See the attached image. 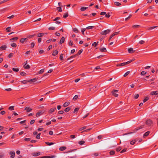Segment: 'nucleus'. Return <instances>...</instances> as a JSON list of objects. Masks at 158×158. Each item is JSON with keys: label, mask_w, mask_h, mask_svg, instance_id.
I'll return each mask as SVG.
<instances>
[{"label": "nucleus", "mask_w": 158, "mask_h": 158, "mask_svg": "<svg viewBox=\"0 0 158 158\" xmlns=\"http://www.w3.org/2000/svg\"><path fill=\"white\" fill-rule=\"evenodd\" d=\"M150 131H148L146 132L143 135V138H145L146 137H147L150 134Z\"/></svg>", "instance_id": "ddd939ff"}, {"label": "nucleus", "mask_w": 158, "mask_h": 158, "mask_svg": "<svg viewBox=\"0 0 158 158\" xmlns=\"http://www.w3.org/2000/svg\"><path fill=\"white\" fill-rule=\"evenodd\" d=\"M144 43H145V41H144L142 40L139 41V43L141 44H144Z\"/></svg>", "instance_id": "680f3d73"}, {"label": "nucleus", "mask_w": 158, "mask_h": 158, "mask_svg": "<svg viewBox=\"0 0 158 158\" xmlns=\"http://www.w3.org/2000/svg\"><path fill=\"white\" fill-rule=\"evenodd\" d=\"M27 40H28V39L27 38H22L21 39L20 42L22 44H23L24 42H27Z\"/></svg>", "instance_id": "39448f33"}, {"label": "nucleus", "mask_w": 158, "mask_h": 158, "mask_svg": "<svg viewBox=\"0 0 158 158\" xmlns=\"http://www.w3.org/2000/svg\"><path fill=\"white\" fill-rule=\"evenodd\" d=\"M56 110V108L55 107V108H51L50 110H49L48 113L50 114L52 113L55 110Z\"/></svg>", "instance_id": "4468645a"}, {"label": "nucleus", "mask_w": 158, "mask_h": 158, "mask_svg": "<svg viewBox=\"0 0 158 158\" xmlns=\"http://www.w3.org/2000/svg\"><path fill=\"white\" fill-rule=\"evenodd\" d=\"M138 140L137 138L135 139L132 140L130 142V144L131 145H133L135 144V142Z\"/></svg>", "instance_id": "423d86ee"}, {"label": "nucleus", "mask_w": 158, "mask_h": 158, "mask_svg": "<svg viewBox=\"0 0 158 158\" xmlns=\"http://www.w3.org/2000/svg\"><path fill=\"white\" fill-rule=\"evenodd\" d=\"M12 70L14 71L17 72L19 71V68H12Z\"/></svg>", "instance_id": "4c0bfd02"}, {"label": "nucleus", "mask_w": 158, "mask_h": 158, "mask_svg": "<svg viewBox=\"0 0 158 158\" xmlns=\"http://www.w3.org/2000/svg\"><path fill=\"white\" fill-rule=\"evenodd\" d=\"M100 50L101 52H106V49L104 47L100 49Z\"/></svg>", "instance_id": "f3484780"}, {"label": "nucleus", "mask_w": 158, "mask_h": 158, "mask_svg": "<svg viewBox=\"0 0 158 158\" xmlns=\"http://www.w3.org/2000/svg\"><path fill=\"white\" fill-rule=\"evenodd\" d=\"M64 55L63 54H61V55H60V59L61 60H63V55Z\"/></svg>", "instance_id": "052dcab7"}, {"label": "nucleus", "mask_w": 158, "mask_h": 158, "mask_svg": "<svg viewBox=\"0 0 158 158\" xmlns=\"http://www.w3.org/2000/svg\"><path fill=\"white\" fill-rule=\"evenodd\" d=\"M18 37H14V38H13L11 39H10V41H13L14 40H18Z\"/></svg>", "instance_id": "5701e85b"}, {"label": "nucleus", "mask_w": 158, "mask_h": 158, "mask_svg": "<svg viewBox=\"0 0 158 158\" xmlns=\"http://www.w3.org/2000/svg\"><path fill=\"white\" fill-rule=\"evenodd\" d=\"M69 104L70 102H66L64 104L63 106L64 107H65L68 106L69 105Z\"/></svg>", "instance_id": "a211bd4d"}, {"label": "nucleus", "mask_w": 158, "mask_h": 158, "mask_svg": "<svg viewBox=\"0 0 158 158\" xmlns=\"http://www.w3.org/2000/svg\"><path fill=\"white\" fill-rule=\"evenodd\" d=\"M85 143L84 141L82 140L79 141L78 142V143L80 145H82L83 144Z\"/></svg>", "instance_id": "37998d69"}, {"label": "nucleus", "mask_w": 158, "mask_h": 158, "mask_svg": "<svg viewBox=\"0 0 158 158\" xmlns=\"http://www.w3.org/2000/svg\"><path fill=\"white\" fill-rule=\"evenodd\" d=\"M48 29L50 30H53L55 29V27H49Z\"/></svg>", "instance_id": "6e6d98bb"}, {"label": "nucleus", "mask_w": 158, "mask_h": 158, "mask_svg": "<svg viewBox=\"0 0 158 158\" xmlns=\"http://www.w3.org/2000/svg\"><path fill=\"white\" fill-rule=\"evenodd\" d=\"M40 154V152H34L32 153V155L34 156H39Z\"/></svg>", "instance_id": "f8f14e48"}, {"label": "nucleus", "mask_w": 158, "mask_h": 158, "mask_svg": "<svg viewBox=\"0 0 158 158\" xmlns=\"http://www.w3.org/2000/svg\"><path fill=\"white\" fill-rule=\"evenodd\" d=\"M71 109V107H68L64 109V111L65 112H69L70 110Z\"/></svg>", "instance_id": "6ab92c4d"}, {"label": "nucleus", "mask_w": 158, "mask_h": 158, "mask_svg": "<svg viewBox=\"0 0 158 158\" xmlns=\"http://www.w3.org/2000/svg\"><path fill=\"white\" fill-rule=\"evenodd\" d=\"M139 96V95L138 94H135L134 95V98L135 99H137Z\"/></svg>", "instance_id": "ea45409f"}, {"label": "nucleus", "mask_w": 158, "mask_h": 158, "mask_svg": "<svg viewBox=\"0 0 158 158\" xmlns=\"http://www.w3.org/2000/svg\"><path fill=\"white\" fill-rule=\"evenodd\" d=\"M157 27V26H154L151 27H149L148 28V30H151L156 27Z\"/></svg>", "instance_id": "f704fd0d"}, {"label": "nucleus", "mask_w": 158, "mask_h": 158, "mask_svg": "<svg viewBox=\"0 0 158 158\" xmlns=\"http://www.w3.org/2000/svg\"><path fill=\"white\" fill-rule=\"evenodd\" d=\"M43 113L42 112V111H39L36 114V117H38L39 116L42 115V114Z\"/></svg>", "instance_id": "aec40b11"}, {"label": "nucleus", "mask_w": 158, "mask_h": 158, "mask_svg": "<svg viewBox=\"0 0 158 158\" xmlns=\"http://www.w3.org/2000/svg\"><path fill=\"white\" fill-rule=\"evenodd\" d=\"M78 98V96L77 95H75L73 98V99L74 100H76Z\"/></svg>", "instance_id": "e2e57ef3"}, {"label": "nucleus", "mask_w": 158, "mask_h": 158, "mask_svg": "<svg viewBox=\"0 0 158 158\" xmlns=\"http://www.w3.org/2000/svg\"><path fill=\"white\" fill-rule=\"evenodd\" d=\"M83 50L82 49L80 50L79 51L77 54H76V55H77V56L80 55L83 52Z\"/></svg>", "instance_id": "393cba45"}, {"label": "nucleus", "mask_w": 158, "mask_h": 158, "mask_svg": "<svg viewBox=\"0 0 158 158\" xmlns=\"http://www.w3.org/2000/svg\"><path fill=\"white\" fill-rule=\"evenodd\" d=\"M44 34L43 33H39L37 35L38 37H41L44 36Z\"/></svg>", "instance_id": "473e14b6"}, {"label": "nucleus", "mask_w": 158, "mask_h": 158, "mask_svg": "<svg viewBox=\"0 0 158 158\" xmlns=\"http://www.w3.org/2000/svg\"><path fill=\"white\" fill-rule=\"evenodd\" d=\"M21 82L23 84H26L27 82H29L28 81L24 80L21 81Z\"/></svg>", "instance_id": "7c9ffc66"}, {"label": "nucleus", "mask_w": 158, "mask_h": 158, "mask_svg": "<svg viewBox=\"0 0 158 158\" xmlns=\"http://www.w3.org/2000/svg\"><path fill=\"white\" fill-rule=\"evenodd\" d=\"M24 69H30V66L28 64H27L26 66V65H24Z\"/></svg>", "instance_id": "c85d7f7f"}, {"label": "nucleus", "mask_w": 158, "mask_h": 158, "mask_svg": "<svg viewBox=\"0 0 158 158\" xmlns=\"http://www.w3.org/2000/svg\"><path fill=\"white\" fill-rule=\"evenodd\" d=\"M35 122V121L34 120H32L30 122V124L31 125H32Z\"/></svg>", "instance_id": "0e129e2a"}, {"label": "nucleus", "mask_w": 158, "mask_h": 158, "mask_svg": "<svg viewBox=\"0 0 158 158\" xmlns=\"http://www.w3.org/2000/svg\"><path fill=\"white\" fill-rule=\"evenodd\" d=\"M57 10L59 12H61L62 11L61 8L60 7H57Z\"/></svg>", "instance_id": "4d7b16f0"}, {"label": "nucleus", "mask_w": 158, "mask_h": 158, "mask_svg": "<svg viewBox=\"0 0 158 158\" xmlns=\"http://www.w3.org/2000/svg\"><path fill=\"white\" fill-rule=\"evenodd\" d=\"M115 152L114 150H111L110 152V155H113L115 154Z\"/></svg>", "instance_id": "a878e982"}, {"label": "nucleus", "mask_w": 158, "mask_h": 158, "mask_svg": "<svg viewBox=\"0 0 158 158\" xmlns=\"http://www.w3.org/2000/svg\"><path fill=\"white\" fill-rule=\"evenodd\" d=\"M150 94L152 95H156L158 94V90L152 91L151 92Z\"/></svg>", "instance_id": "9d476101"}, {"label": "nucleus", "mask_w": 158, "mask_h": 158, "mask_svg": "<svg viewBox=\"0 0 158 158\" xmlns=\"http://www.w3.org/2000/svg\"><path fill=\"white\" fill-rule=\"evenodd\" d=\"M118 91V90H113L111 92V93H112L113 95L115 97H117L118 96V94L116 93Z\"/></svg>", "instance_id": "7ed1b4c3"}, {"label": "nucleus", "mask_w": 158, "mask_h": 158, "mask_svg": "<svg viewBox=\"0 0 158 158\" xmlns=\"http://www.w3.org/2000/svg\"><path fill=\"white\" fill-rule=\"evenodd\" d=\"M11 45L12 47L15 48L16 47L17 44L16 43H13L11 44Z\"/></svg>", "instance_id": "c9c22d12"}, {"label": "nucleus", "mask_w": 158, "mask_h": 158, "mask_svg": "<svg viewBox=\"0 0 158 158\" xmlns=\"http://www.w3.org/2000/svg\"><path fill=\"white\" fill-rule=\"evenodd\" d=\"M58 51H57L56 50H55L53 52V53H52V55L55 56H56V55L58 54Z\"/></svg>", "instance_id": "dca6fc26"}, {"label": "nucleus", "mask_w": 158, "mask_h": 158, "mask_svg": "<svg viewBox=\"0 0 158 158\" xmlns=\"http://www.w3.org/2000/svg\"><path fill=\"white\" fill-rule=\"evenodd\" d=\"M13 53H11L9 54L8 56L9 58H11L13 56Z\"/></svg>", "instance_id": "bf43d9fd"}, {"label": "nucleus", "mask_w": 158, "mask_h": 158, "mask_svg": "<svg viewBox=\"0 0 158 158\" xmlns=\"http://www.w3.org/2000/svg\"><path fill=\"white\" fill-rule=\"evenodd\" d=\"M24 110H26L27 112H29L32 111V109L30 108V107H27L24 108Z\"/></svg>", "instance_id": "0eeeda50"}, {"label": "nucleus", "mask_w": 158, "mask_h": 158, "mask_svg": "<svg viewBox=\"0 0 158 158\" xmlns=\"http://www.w3.org/2000/svg\"><path fill=\"white\" fill-rule=\"evenodd\" d=\"M36 80V78H33V79H30L29 80H28V82H33Z\"/></svg>", "instance_id": "72a5a7b5"}, {"label": "nucleus", "mask_w": 158, "mask_h": 158, "mask_svg": "<svg viewBox=\"0 0 158 158\" xmlns=\"http://www.w3.org/2000/svg\"><path fill=\"white\" fill-rule=\"evenodd\" d=\"M98 42L97 43L96 42H94L92 44V45L94 46V45L95 47H96L98 45Z\"/></svg>", "instance_id": "de8ad7c7"}, {"label": "nucleus", "mask_w": 158, "mask_h": 158, "mask_svg": "<svg viewBox=\"0 0 158 158\" xmlns=\"http://www.w3.org/2000/svg\"><path fill=\"white\" fill-rule=\"evenodd\" d=\"M148 99H149V98L148 97H145L143 100V102L144 103L145 102L147 101L148 100Z\"/></svg>", "instance_id": "cd10ccee"}, {"label": "nucleus", "mask_w": 158, "mask_h": 158, "mask_svg": "<svg viewBox=\"0 0 158 158\" xmlns=\"http://www.w3.org/2000/svg\"><path fill=\"white\" fill-rule=\"evenodd\" d=\"M140 27V26L139 25H133L132 26V27L134 28H138L139 27Z\"/></svg>", "instance_id": "c03bdc74"}, {"label": "nucleus", "mask_w": 158, "mask_h": 158, "mask_svg": "<svg viewBox=\"0 0 158 158\" xmlns=\"http://www.w3.org/2000/svg\"><path fill=\"white\" fill-rule=\"evenodd\" d=\"M11 158H14L15 156V152L14 151H11L10 152Z\"/></svg>", "instance_id": "6e6552de"}, {"label": "nucleus", "mask_w": 158, "mask_h": 158, "mask_svg": "<svg viewBox=\"0 0 158 158\" xmlns=\"http://www.w3.org/2000/svg\"><path fill=\"white\" fill-rule=\"evenodd\" d=\"M128 52L130 53H132L135 52V50H134L133 48H130L128 49Z\"/></svg>", "instance_id": "9b49d317"}, {"label": "nucleus", "mask_w": 158, "mask_h": 158, "mask_svg": "<svg viewBox=\"0 0 158 158\" xmlns=\"http://www.w3.org/2000/svg\"><path fill=\"white\" fill-rule=\"evenodd\" d=\"M143 127H144V125L141 126L140 127H137L136 128H135V129H134L133 131H132V132H129V133H126L125 134H124L123 135H127L128 134H130L134 133L136 132L137 131L143 128Z\"/></svg>", "instance_id": "f257e3e1"}, {"label": "nucleus", "mask_w": 158, "mask_h": 158, "mask_svg": "<svg viewBox=\"0 0 158 158\" xmlns=\"http://www.w3.org/2000/svg\"><path fill=\"white\" fill-rule=\"evenodd\" d=\"M88 8L87 7H82L81 8V11H84L86 10V9Z\"/></svg>", "instance_id": "b1692460"}, {"label": "nucleus", "mask_w": 158, "mask_h": 158, "mask_svg": "<svg viewBox=\"0 0 158 158\" xmlns=\"http://www.w3.org/2000/svg\"><path fill=\"white\" fill-rule=\"evenodd\" d=\"M124 66V63H123L121 64H117L116 66L117 67L123 66Z\"/></svg>", "instance_id": "bb28decb"}, {"label": "nucleus", "mask_w": 158, "mask_h": 158, "mask_svg": "<svg viewBox=\"0 0 158 158\" xmlns=\"http://www.w3.org/2000/svg\"><path fill=\"white\" fill-rule=\"evenodd\" d=\"M110 31V29H107L104 31H102L101 32V34L102 35H106L109 33Z\"/></svg>", "instance_id": "f03ea898"}, {"label": "nucleus", "mask_w": 158, "mask_h": 158, "mask_svg": "<svg viewBox=\"0 0 158 158\" xmlns=\"http://www.w3.org/2000/svg\"><path fill=\"white\" fill-rule=\"evenodd\" d=\"M122 149V148L120 147H119L118 148H116V151L117 152L120 151Z\"/></svg>", "instance_id": "a19ab883"}, {"label": "nucleus", "mask_w": 158, "mask_h": 158, "mask_svg": "<svg viewBox=\"0 0 158 158\" xmlns=\"http://www.w3.org/2000/svg\"><path fill=\"white\" fill-rule=\"evenodd\" d=\"M79 110V108H76L73 111V113H75L77 111Z\"/></svg>", "instance_id": "13d9d810"}, {"label": "nucleus", "mask_w": 158, "mask_h": 158, "mask_svg": "<svg viewBox=\"0 0 158 158\" xmlns=\"http://www.w3.org/2000/svg\"><path fill=\"white\" fill-rule=\"evenodd\" d=\"M30 139H31L30 138H26L24 139V140L25 141H29L30 140Z\"/></svg>", "instance_id": "69168bd1"}, {"label": "nucleus", "mask_w": 158, "mask_h": 158, "mask_svg": "<svg viewBox=\"0 0 158 158\" xmlns=\"http://www.w3.org/2000/svg\"><path fill=\"white\" fill-rule=\"evenodd\" d=\"M52 45H49L48 48V50L49 51L52 48Z\"/></svg>", "instance_id": "774afa93"}, {"label": "nucleus", "mask_w": 158, "mask_h": 158, "mask_svg": "<svg viewBox=\"0 0 158 158\" xmlns=\"http://www.w3.org/2000/svg\"><path fill=\"white\" fill-rule=\"evenodd\" d=\"M114 4L116 5L117 6H119L121 5V4L120 3H119L118 2H114Z\"/></svg>", "instance_id": "3c124183"}, {"label": "nucleus", "mask_w": 158, "mask_h": 158, "mask_svg": "<svg viewBox=\"0 0 158 158\" xmlns=\"http://www.w3.org/2000/svg\"><path fill=\"white\" fill-rule=\"evenodd\" d=\"M44 72V69H42L40 70L39 71V74H42Z\"/></svg>", "instance_id": "5fc2aeb1"}, {"label": "nucleus", "mask_w": 158, "mask_h": 158, "mask_svg": "<svg viewBox=\"0 0 158 158\" xmlns=\"http://www.w3.org/2000/svg\"><path fill=\"white\" fill-rule=\"evenodd\" d=\"M7 46L6 45H2L0 47V51L5 50Z\"/></svg>", "instance_id": "1a4fd4ad"}, {"label": "nucleus", "mask_w": 158, "mask_h": 158, "mask_svg": "<svg viewBox=\"0 0 158 158\" xmlns=\"http://www.w3.org/2000/svg\"><path fill=\"white\" fill-rule=\"evenodd\" d=\"M94 26H88V27H86V28H85V29H90L93 28H94Z\"/></svg>", "instance_id": "a18cd8bd"}, {"label": "nucleus", "mask_w": 158, "mask_h": 158, "mask_svg": "<svg viewBox=\"0 0 158 158\" xmlns=\"http://www.w3.org/2000/svg\"><path fill=\"white\" fill-rule=\"evenodd\" d=\"M127 150V148H125L123 149L121 152H120V153H123V152H126Z\"/></svg>", "instance_id": "09e8293b"}, {"label": "nucleus", "mask_w": 158, "mask_h": 158, "mask_svg": "<svg viewBox=\"0 0 158 158\" xmlns=\"http://www.w3.org/2000/svg\"><path fill=\"white\" fill-rule=\"evenodd\" d=\"M134 60H131L128 61L126 62H124V66L131 63V62L132 61H133Z\"/></svg>", "instance_id": "412c9836"}, {"label": "nucleus", "mask_w": 158, "mask_h": 158, "mask_svg": "<svg viewBox=\"0 0 158 158\" xmlns=\"http://www.w3.org/2000/svg\"><path fill=\"white\" fill-rule=\"evenodd\" d=\"M45 143L48 145H53L54 144V143H52V142H51V143H49V142H46Z\"/></svg>", "instance_id": "58836bf2"}, {"label": "nucleus", "mask_w": 158, "mask_h": 158, "mask_svg": "<svg viewBox=\"0 0 158 158\" xmlns=\"http://www.w3.org/2000/svg\"><path fill=\"white\" fill-rule=\"evenodd\" d=\"M41 135V133H40L37 135L36 136V138L37 139H40V135Z\"/></svg>", "instance_id": "864d4df0"}, {"label": "nucleus", "mask_w": 158, "mask_h": 158, "mask_svg": "<svg viewBox=\"0 0 158 158\" xmlns=\"http://www.w3.org/2000/svg\"><path fill=\"white\" fill-rule=\"evenodd\" d=\"M130 73V71H128L127 72H126L124 74V75H123V76L124 77H126L129 74V73Z\"/></svg>", "instance_id": "e433bc0d"}, {"label": "nucleus", "mask_w": 158, "mask_h": 158, "mask_svg": "<svg viewBox=\"0 0 158 158\" xmlns=\"http://www.w3.org/2000/svg\"><path fill=\"white\" fill-rule=\"evenodd\" d=\"M73 30L74 32L76 33H77L79 32L78 30V29L76 28H73Z\"/></svg>", "instance_id": "c756f323"}, {"label": "nucleus", "mask_w": 158, "mask_h": 158, "mask_svg": "<svg viewBox=\"0 0 158 158\" xmlns=\"http://www.w3.org/2000/svg\"><path fill=\"white\" fill-rule=\"evenodd\" d=\"M152 124V120L150 119L147 120L146 122V124L148 125L149 126H151Z\"/></svg>", "instance_id": "20e7f679"}, {"label": "nucleus", "mask_w": 158, "mask_h": 158, "mask_svg": "<svg viewBox=\"0 0 158 158\" xmlns=\"http://www.w3.org/2000/svg\"><path fill=\"white\" fill-rule=\"evenodd\" d=\"M66 149V148L65 147H61L59 148V150L60 151H63Z\"/></svg>", "instance_id": "4be33fe9"}, {"label": "nucleus", "mask_w": 158, "mask_h": 158, "mask_svg": "<svg viewBox=\"0 0 158 158\" xmlns=\"http://www.w3.org/2000/svg\"><path fill=\"white\" fill-rule=\"evenodd\" d=\"M105 15V17L107 18H109L110 16V15H109V13L107 14H106Z\"/></svg>", "instance_id": "338daca9"}, {"label": "nucleus", "mask_w": 158, "mask_h": 158, "mask_svg": "<svg viewBox=\"0 0 158 158\" xmlns=\"http://www.w3.org/2000/svg\"><path fill=\"white\" fill-rule=\"evenodd\" d=\"M86 128V127L84 126V127H82L80 128L79 130V131H82V130L85 129Z\"/></svg>", "instance_id": "49530a36"}, {"label": "nucleus", "mask_w": 158, "mask_h": 158, "mask_svg": "<svg viewBox=\"0 0 158 158\" xmlns=\"http://www.w3.org/2000/svg\"><path fill=\"white\" fill-rule=\"evenodd\" d=\"M8 109L10 110H14V106H10L9 107Z\"/></svg>", "instance_id": "8fccbe9b"}, {"label": "nucleus", "mask_w": 158, "mask_h": 158, "mask_svg": "<svg viewBox=\"0 0 158 158\" xmlns=\"http://www.w3.org/2000/svg\"><path fill=\"white\" fill-rule=\"evenodd\" d=\"M64 40H65V38H64V37H62L60 40V44H62V43H63L64 42Z\"/></svg>", "instance_id": "2eb2a0df"}, {"label": "nucleus", "mask_w": 158, "mask_h": 158, "mask_svg": "<svg viewBox=\"0 0 158 158\" xmlns=\"http://www.w3.org/2000/svg\"><path fill=\"white\" fill-rule=\"evenodd\" d=\"M77 56V55H76V54H75V55H73V56H72L70 57L69 58H68L67 59V60H70V59H71L72 58H74V57H75V56Z\"/></svg>", "instance_id": "79ce46f5"}, {"label": "nucleus", "mask_w": 158, "mask_h": 158, "mask_svg": "<svg viewBox=\"0 0 158 158\" xmlns=\"http://www.w3.org/2000/svg\"><path fill=\"white\" fill-rule=\"evenodd\" d=\"M68 16V12H67L66 13H65L63 15V18H67Z\"/></svg>", "instance_id": "2f4dec72"}, {"label": "nucleus", "mask_w": 158, "mask_h": 158, "mask_svg": "<svg viewBox=\"0 0 158 158\" xmlns=\"http://www.w3.org/2000/svg\"><path fill=\"white\" fill-rule=\"evenodd\" d=\"M20 75L22 76H25L27 74L23 72H21L20 73Z\"/></svg>", "instance_id": "603ef678"}]
</instances>
